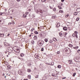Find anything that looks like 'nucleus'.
Here are the masks:
<instances>
[{"mask_svg": "<svg viewBox=\"0 0 80 80\" xmlns=\"http://www.w3.org/2000/svg\"><path fill=\"white\" fill-rule=\"evenodd\" d=\"M68 46L70 47H73V45L71 44H69Z\"/></svg>", "mask_w": 80, "mask_h": 80, "instance_id": "21", "label": "nucleus"}, {"mask_svg": "<svg viewBox=\"0 0 80 80\" xmlns=\"http://www.w3.org/2000/svg\"><path fill=\"white\" fill-rule=\"evenodd\" d=\"M4 36V34H0V37H3Z\"/></svg>", "mask_w": 80, "mask_h": 80, "instance_id": "16", "label": "nucleus"}, {"mask_svg": "<svg viewBox=\"0 0 80 80\" xmlns=\"http://www.w3.org/2000/svg\"><path fill=\"white\" fill-rule=\"evenodd\" d=\"M5 13L4 12H0V15H2V14H5Z\"/></svg>", "mask_w": 80, "mask_h": 80, "instance_id": "27", "label": "nucleus"}, {"mask_svg": "<svg viewBox=\"0 0 80 80\" xmlns=\"http://www.w3.org/2000/svg\"><path fill=\"white\" fill-rule=\"evenodd\" d=\"M53 40L54 42H57V39L55 38H53Z\"/></svg>", "mask_w": 80, "mask_h": 80, "instance_id": "13", "label": "nucleus"}, {"mask_svg": "<svg viewBox=\"0 0 80 80\" xmlns=\"http://www.w3.org/2000/svg\"><path fill=\"white\" fill-rule=\"evenodd\" d=\"M20 56H21V57H23L24 56V54L21 53L20 54Z\"/></svg>", "mask_w": 80, "mask_h": 80, "instance_id": "22", "label": "nucleus"}, {"mask_svg": "<svg viewBox=\"0 0 80 80\" xmlns=\"http://www.w3.org/2000/svg\"><path fill=\"white\" fill-rule=\"evenodd\" d=\"M74 60L76 62H80V58L79 57H75L74 58Z\"/></svg>", "mask_w": 80, "mask_h": 80, "instance_id": "3", "label": "nucleus"}, {"mask_svg": "<svg viewBox=\"0 0 80 80\" xmlns=\"http://www.w3.org/2000/svg\"><path fill=\"white\" fill-rule=\"evenodd\" d=\"M2 21H3V20L0 18V22H2Z\"/></svg>", "mask_w": 80, "mask_h": 80, "instance_id": "44", "label": "nucleus"}, {"mask_svg": "<svg viewBox=\"0 0 80 80\" xmlns=\"http://www.w3.org/2000/svg\"><path fill=\"white\" fill-rule=\"evenodd\" d=\"M52 42H53V40H50L49 41V42L50 43H52Z\"/></svg>", "mask_w": 80, "mask_h": 80, "instance_id": "39", "label": "nucleus"}, {"mask_svg": "<svg viewBox=\"0 0 80 80\" xmlns=\"http://www.w3.org/2000/svg\"><path fill=\"white\" fill-rule=\"evenodd\" d=\"M28 77L29 79H30L31 78V75H29L28 76Z\"/></svg>", "mask_w": 80, "mask_h": 80, "instance_id": "29", "label": "nucleus"}, {"mask_svg": "<svg viewBox=\"0 0 80 80\" xmlns=\"http://www.w3.org/2000/svg\"><path fill=\"white\" fill-rule=\"evenodd\" d=\"M13 48L14 49V51L15 52V54L16 55H18V53L20 52V50L18 48L17 46H14Z\"/></svg>", "mask_w": 80, "mask_h": 80, "instance_id": "1", "label": "nucleus"}, {"mask_svg": "<svg viewBox=\"0 0 80 80\" xmlns=\"http://www.w3.org/2000/svg\"><path fill=\"white\" fill-rule=\"evenodd\" d=\"M60 53V52L59 51H58L57 52V54H59Z\"/></svg>", "mask_w": 80, "mask_h": 80, "instance_id": "47", "label": "nucleus"}, {"mask_svg": "<svg viewBox=\"0 0 80 80\" xmlns=\"http://www.w3.org/2000/svg\"><path fill=\"white\" fill-rule=\"evenodd\" d=\"M34 40H37V36H35L34 37Z\"/></svg>", "mask_w": 80, "mask_h": 80, "instance_id": "19", "label": "nucleus"}, {"mask_svg": "<svg viewBox=\"0 0 80 80\" xmlns=\"http://www.w3.org/2000/svg\"><path fill=\"white\" fill-rule=\"evenodd\" d=\"M34 33H35V34H38V32H37V31H34Z\"/></svg>", "mask_w": 80, "mask_h": 80, "instance_id": "34", "label": "nucleus"}, {"mask_svg": "<svg viewBox=\"0 0 80 80\" xmlns=\"http://www.w3.org/2000/svg\"><path fill=\"white\" fill-rule=\"evenodd\" d=\"M52 19H55V16H52Z\"/></svg>", "mask_w": 80, "mask_h": 80, "instance_id": "42", "label": "nucleus"}, {"mask_svg": "<svg viewBox=\"0 0 80 80\" xmlns=\"http://www.w3.org/2000/svg\"><path fill=\"white\" fill-rule=\"evenodd\" d=\"M76 75V73H74L72 74V77H75Z\"/></svg>", "mask_w": 80, "mask_h": 80, "instance_id": "31", "label": "nucleus"}, {"mask_svg": "<svg viewBox=\"0 0 80 80\" xmlns=\"http://www.w3.org/2000/svg\"><path fill=\"white\" fill-rule=\"evenodd\" d=\"M78 47H79L78 46H76L75 47H73V48H74V49H78Z\"/></svg>", "mask_w": 80, "mask_h": 80, "instance_id": "14", "label": "nucleus"}, {"mask_svg": "<svg viewBox=\"0 0 80 80\" xmlns=\"http://www.w3.org/2000/svg\"><path fill=\"white\" fill-rule=\"evenodd\" d=\"M58 8H59V9H60V10H61V9H62V8L61 7H60V6H58Z\"/></svg>", "mask_w": 80, "mask_h": 80, "instance_id": "32", "label": "nucleus"}, {"mask_svg": "<svg viewBox=\"0 0 80 80\" xmlns=\"http://www.w3.org/2000/svg\"><path fill=\"white\" fill-rule=\"evenodd\" d=\"M35 57L36 58H37V59H39L40 58V56H38V54H36L35 55Z\"/></svg>", "mask_w": 80, "mask_h": 80, "instance_id": "6", "label": "nucleus"}, {"mask_svg": "<svg viewBox=\"0 0 80 80\" xmlns=\"http://www.w3.org/2000/svg\"><path fill=\"white\" fill-rule=\"evenodd\" d=\"M22 26H23V25H19L18 27L19 28H23Z\"/></svg>", "mask_w": 80, "mask_h": 80, "instance_id": "12", "label": "nucleus"}, {"mask_svg": "<svg viewBox=\"0 0 80 80\" xmlns=\"http://www.w3.org/2000/svg\"><path fill=\"white\" fill-rule=\"evenodd\" d=\"M68 30H70V28L69 27H68Z\"/></svg>", "mask_w": 80, "mask_h": 80, "instance_id": "50", "label": "nucleus"}, {"mask_svg": "<svg viewBox=\"0 0 80 80\" xmlns=\"http://www.w3.org/2000/svg\"><path fill=\"white\" fill-rule=\"evenodd\" d=\"M68 63L69 64H72L73 63V62H72V60H69L68 61Z\"/></svg>", "mask_w": 80, "mask_h": 80, "instance_id": "8", "label": "nucleus"}, {"mask_svg": "<svg viewBox=\"0 0 80 80\" xmlns=\"http://www.w3.org/2000/svg\"><path fill=\"white\" fill-rule=\"evenodd\" d=\"M61 66L60 65H59L57 67L58 68H61Z\"/></svg>", "mask_w": 80, "mask_h": 80, "instance_id": "25", "label": "nucleus"}, {"mask_svg": "<svg viewBox=\"0 0 80 80\" xmlns=\"http://www.w3.org/2000/svg\"><path fill=\"white\" fill-rule=\"evenodd\" d=\"M8 25H11V23H9Z\"/></svg>", "mask_w": 80, "mask_h": 80, "instance_id": "56", "label": "nucleus"}, {"mask_svg": "<svg viewBox=\"0 0 80 80\" xmlns=\"http://www.w3.org/2000/svg\"><path fill=\"white\" fill-rule=\"evenodd\" d=\"M66 78V77H64V78H63V79H65Z\"/></svg>", "mask_w": 80, "mask_h": 80, "instance_id": "55", "label": "nucleus"}, {"mask_svg": "<svg viewBox=\"0 0 80 80\" xmlns=\"http://www.w3.org/2000/svg\"><path fill=\"white\" fill-rule=\"evenodd\" d=\"M79 19H80V18L79 17L77 18L76 19V21H78L79 20Z\"/></svg>", "mask_w": 80, "mask_h": 80, "instance_id": "28", "label": "nucleus"}, {"mask_svg": "<svg viewBox=\"0 0 80 80\" xmlns=\"http://www.w3.org/2000/svg\"><path fill=\"white\" fill-rule=\"evenodd\" d=\"M12 24L13 25V24H15V23L13 22Z\"/></svg>", "mask_w": 80, "mask_h": 80, "instance_id": "62", "label": "nucleus"}, {"mask_svg": "<svg viewBox=\"0 0 80 80\" xmlns=\"http://www.w3.org/2000/svg\"><path fill=\"white\" fill-rule=\"evenodd\" d=\"M63 30L65 31H67V28L66 27H64L63 28Z\"/></svg>", "mask_w": 80, "mask_h": 80, "instance_id": "11", "label": "nucleus"}, {"mask_svg": "<svg viewBox=\"0 0 80 80\" xmlns=\"http://www.w3.org/2000/svg\"><path fill=\"white\" fill-rule=\"evenodd\" d=\"M68 34V33L67 32H63V35L64 36V37H67V35Z\"/></svg>", "mask_w": 80, "mask_h": 80, "instance_id": "7", "label": "nucleus"}, {"mask_svg": "<svg viewBox=\"0 0 80 80\" xmlns=\"http://www.w3.org/2000/svg\"><path fill=\"white\" fill-rule=\"evenodd\" d=\"M80 52V50H78L77 51V52L78 53H79Z\"/></svg>", "mask_w": 80, "mask_h": 80, "instance_id": "41", "label": "nucleus"}, {"mask_svg": "<svg viewBox=\"0 0 80 80\" xmlns=\"http://www.w3.org/2000/svg\"><path fill=\"white\" fill-rule=\"evenodd\" d=\"M66 25H67V26H70V23L69 22H67Z\"/></svg>", "mask_w": 80, "mask_h": 80, "instance_id": "18", "label": "nucleus"}, {"mask_svg": "<svg viewBox=\"0 0 80 80\" xmlns=\"http://www.w3.org/2000/svg\"><path fill=\"white\" fill-rule=\"evenodd\" d=\"M2 75H3V76H5V74H2Z\"/></svg>", "mask_w": 80, "mask_h": 80, "instance_id": "59", "label": "nucleus"}, {"mask_svg": "<svg viewBox=\"0 0 80 80\" xmlns=\"http://www.w3.org/2000/svg\"><path fill=\"white\" fill-rule=\"evenodd\" d=\"M18 73L20 75H23V72L21 71H18Z\"/></svg>", "mask_w": 80, "mask_h": 80, "instance_id": "9", "label": "nucleus"}, {"mask_svg": "<svg viewBox=\"0 0 80 80\" xmlns=\"http://www.w3.org/2000/svg\"><path fill=\"white\" fill-rule=\"evenodd\" d=\"M44 43V41L42 40L39 41L38 42V44L39 46H42Z\"/></svg>", "mask_w": 80, "mask_h": 80, "instance_id": "5", "label": "nucleus"}, {"mask_svg": "<svg viewBox=\"0 0 80 80\" xmlns=\"http://www.w3.org/2000/svg\"><path fill=\"white\" fill-rule=\"evenodd\" d=\"M73 14L74 15H77L78 14V13L77 12H75L73 13Z\"/></svg>", "mask_w": 80, "mask_h": 80, "instance_id": "30", "label": "nucleus"}, {"mask_svg": "<svg viewBox=\"0 0 80 80\" xmlns=\"http://www.w3.org/2000/svg\"><path fill=\"white\" fill-rule=\"evenodd\" d=\"M43 50H44V49L43 48H42L41 49V51H43Z\"/></svg>", "mask_w": 80, "mask_h": 80, "instance_id": "45", "label": "nucleus"}, {"mask_svg": "<svg viewBox=\"0 0 80 80\" xmlns=\"http://www.w3.org/2000/svg\"><path fill=\"white\" fill-rule=\"evenodd\" d=\"M59 35L60 37H62V36H63V35H62V33L61 32L59 33Z\"/></svg>", "mask_w": 80, "mask_h": 80, "instance_id": "24", "label": "nucleus"}, {"mask_svg": "<svg viewBox=\"0 0 80 80\" xmlns=\"http://www.w3.org/2000/svg\"><path fill=\"white\" fill-rule=\"evenodd\" d=\"M31 65H32V64H31V63H29L28 64V66H29V67H30Z\"/></svg>", "mask_w": 80, "mask_h": 80, "instance_id": "38", "label": "nucleus"}, {"mask_svg": "<svg viewBox=\"0 0 80 80\" xmlns=\"http://www.w3.org/2000/svg\"><path fill=\"white\" fill-rule=\"evenodd\" d=\"M76 70H77V68H76Z\"/></svg>", "mask_w": 80, "mask_h": 80, "instance_id": "63", "label": "nucleus"}, {"mask_svg": "<svg viewBox=\"0 0 80 80\" xmlns=\"http://www.w3.org/2000/svg\"><path fill=\"white\" fill-rule=\"evenodd\" d=\"M64 0H61V2H64Z\"/></svg>", "mask_w": 80, "mask_h": 80, "instance_id": "52", "label": "nucleus"}, {"mask_svg": "<svg viewBox=\"0 0 80 80\" xmlns=\"http://www.w3.org/2000/svg\"><path fill=\"white\" fill-rule=\"evenodd\" d=\"M17 2H20V0H17Z\"/></svg>", "mask_w": 80, "mask_h": 80, "instance_id": "53", "label": "nucleus"}, {"mask_svg": "<svg viewBox=\"0 0 80 80\" xmlns=\"http://www.w3.org/2000/svg\"><path fill=\"white\" fill-rule=\"evenodd\" d=\"M27 71H28V72H31V70L30 69H28Z\"/></svg>", "mask_w": 80, "mask_h": 80, "instance_id": "26", "label": "nucleus"}, {"mask_svg": "<svg viewBox=\"0 0 80 80\" xmlns=\"http://www.w3.org/2000/svg\"><path fill=\"white\" fill-rule=\"evenodd\" d=\"M44 41L46 42H48V39L47 38L45 39Z\"/></svg>", "mask_w": 80, "mask_h": 80, "instance_id": "33", "label": "nucleus"}, {"mask_svg": "<svg viewBox=\"0 0 80 80\" xmlns=\"http://www.w3.org/2000/svg\"><path fill=\"white\" fill-rule=\"evenodd\" d=\"M44 0V1H42V0H41V1L42 2H45V1H46V0Z\"/></svg>", "mask_w": 80, "mask_h": 80, "instance_id": "49", "label": "nucleus"}, {"mask_svg": "<svg viewBox=\"0 0 80 80\" xmlns=\"http://www.w3.org/2000/svg\"><path fill=\"white\" fill-rule=\"evenodd\" d=\"M23 18H26L27 17V15H25V14H23Z\"/></svg>", "mask_w": 80, "mask_h": 80, "instance_id": "23", "label": "nucleus"}, {"mask_svg": "<svg viewBox=\"0 0 80 80\" xmlns=\"http://www.w3.org/2000/svg\"><path fill=\"white\" fill-rule=\"evenodd\" d=\"M59 12L60 13H63V10H61L59 11Z\"/></svg>", "mask_w": 80, "mask_h": 80, "instance_id": "36", "label": "nucleus"}, {"mask_svg": "<svg viewBox=\"0 0 80 80\" xmlns=\"http://www.w3.org/2000/svg\"><path fill=\"white\" fill-rule=\"evenodd\" d=\"M10 35V33H9V34L7 35L8 37V36H9V35Z\"/></svg>", "mask_w": 80, "mask_h": 80, "instance_id": "51", "label": "nucleus"}, {"mask_svg": "<svg viewBox=\"0 0 80 80\" xmlns=\"http://www.w3.org/2000/svg\"><path fill=\"white\" fill-rule=\"evenodd\" d=\"M48 65H51V66H53V65H54V62H52L51 63V64H48Z\"/></svg>", "mask_w": 80, "mask_h": 80, "instance_id": "15", "label": "nucleus"}, {"mask_svg": "<svg viewBox=\"0 0 80 80\" xmlns=\"http://www.w3.org/2000/svg\"><path fill=\"white\" fill-rule=\"evenodd\" d=\"M78 32L75 31L74 32V33L72 34V37L75 38V39H77L78 38Z\"/></svg>", "mask_w": 80, "mask_h": 80, "instance_id": "2", "label": "nucleus"}, {"mask_svg": "<svg viewBox=\"0 0 80 80\" xmlns=\"http://www.w3.org/2000/svg\"><path fill=\"white\" fill-rule=\"evenodd\" d=\"M69 16V14H68L67 15H66L65 16V17H66V18H67V17H68Z\"/></svg>", "mask_w": 80, "mask_h": 80, "instance_id": "35", "label": "nucleus"}, {"mask_svg": "<svg viewBox=\"0 0 80 80\" xmlns=\"http://www.w3.org/2000/svg\"><path fill=\"white\" fill-rule=\"evenodd\" d=\"M45 12V11L43 10H42L41 9H38L37 10V13H40L41 14H42Z\"/></svg>", "mask_w": 80, "mask_h": 80, "instance_id": "4", "label": "nucleus"}, {"mask_svg": "<svg viewBox=\"0 0 80 80\" xmlns=\"http://www.w3.org/2000/svg\"><path fill=\"white\" fill-rule=\"evenodd\" d=\"M8 55H10V54L9 53H8Z\"/></svg>", "mask_w": 80, "mask_h": 80, "instance_id": "64", "label": "nucleus"}, {"mask_svg": "<svg viewBox=\"0 0 80 80\" xmlns=\"http://www.w3.org/2000/svg\"><path fill=\"white\" fill-rule=\"evenodd\" d=\"M5 78H6V80H9V77H8V76H5Z\"/></svg>", "mask_w": 80, "mask_h": 80, "instance_id": "17", "label": "nucleus"}, {"mask_svg": "<svg viewBox=\"0 0 80 80\" xmlns=\"http://www.w3.org/2000/svg\"><path fill=\"white\" fill-rule=\"evenodd\" d=\"M60 5H61V6H62V5H63V4L62 3H61L60 4Z\"/></svg>", "mask_w": 80, "mask_h": 80, "instance_id": "48", "label": "nucleus"}, {"mask_svg": "<svg viewBox=\"0 0 80 80\" xmlns=\"http://www.w3.org/2000/svg\"><path fill=\"white\" fill-rule=\"evenodd\" d=\"M4 64H5V65H7V62H4Z\"/></svg>", "mask_w": 80, "mask_h": 80, "instance_id": "46", "label": "nucleus"}, {"mask_svg": "<svg viewBox=\"0 0 80 80\" xmlns=\"http://www.w3.org/2000/svg\"><path fill=\"white\" fill-rule=\"evenodd\" d=\"M31 32H33V30H35V28H32V29H31Z\"/></svg>", "mask_w": 80, "mask_h": 80, "instance_id": "40", "label": "nucleus"}, {"mask_svg": "<svg viewBox=\"0 0 80 80\" xmlns=\"http://www.w3.org/2000/svg\"><path fill=\"white\" fill-rule=\"evenodd\" d=\"M66 49H67V48H65L64 49V50H66V51H67V50H66Z\"/></svg>", "mask_w": 80, "mask_h": 80, "instance_id": "58", "label": "nucleus"}, {"mask_svg": "<svg viewBox=\"0 0 80 80\" xmlns=\"http://www.w3.org/2000/svg\"><path fill=\"white\" fill-rule=\"evenodd\" d=\"M5 11H7V9H5Z\"/></svg>", "mask_w": 80, "mask_h": 80, "instance_id": "60", "label": "nucleus"}, {"mask_svg": "<svg viewBox=\"0 0 80 80\" xmlns=\"http://www.w3.org/2000/svg\"><path fill=\"white\" fill-rule=\"evenodd\" d=\"M29 13V12H26L25 14L27 15H28V14Z\"/></svg>", "mask_w": 80, "mask_h": 80, "instance_id": "37", "label": "nucleus"}, {"mask_svg": "<svg viewBox=\"0 0 80 80\" xmlns=\"http://www.w3.org/2000/svg\"><path fill=\"white\" fill-rule=\"evenodd\" d=\"M60 26V22H58L57 24H56V27H59Z\"/></svg>", "mask_w": 80, "mask_h": 80, "instance_id": "10", "label": "nucleus"}, {"mask_svg": "<svg viewBox=\"0 0 80 80\" xmlns=\"http://www.w3.org/2000/svg\"><path fill=\"white\" fill-rule=\"evenodd\" d=\"M7 57H8V55H7Z\"/></svg>", "mask_w": 80, "mask_h": 80, "instance_id": "61", "label": "nucleus"}, {"mask_svg": "<svg viewBox=\"0 0 80 80\" xmlns=\"http://www.w3.org/2000/svg\"><path fill=\"white\" fill-rule=\"evenodd\" d=\"M31 36H32V34H31L30 35H29L30 37H31Z\"/></svg>", "mask_w": 80, "mask_h": 80, "instance_id": "57", "label": "nucleus"}, {"mask_svg": "<svg viewBox=\"0 0 80 80\" xmlns=\"http://www.w3.org/2000/svg\"><path fill=\"white\" fill-rule=\"evenodd\" d=\"M77 11L78 12H80V8H78L77 10Z\"/></svg>", "mask_w": 80, "mask_h": 80, "instance_id": "20", "label": "nucleus"}, {"mask_svg": "<svg viewBox=\"0 0 80 80\" xmlns=\"http://www.w3.org/2000/svg\"><path fill=\"white\" fill-rule=\"evenodd\" d=\"M36 76H37V77H36V78H38V76L36 75Z\"/></svg>", "mask_w": 80, "mask_h": 80, "instance_id": "54", "label": "nucleus"}, {"mask_svg": "<svg viewBox=\"0 0 80 80\" xmlns=\"http://www.w3.org/2000/svg\"><path fill=\"white\" fill-rule=\"evenodd\" d=\"M53 11H56V8H54L53 9Z\"/></svg>", "mask_w": 80, "mask_h": 80, "instance_id": "43", "label": "nucleus"}]
</instances>
